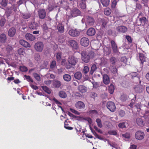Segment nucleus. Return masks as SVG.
Instances as JSON below:
<instances>
[{
    "mask_svg": "<svg viewBox=\"0 0 149 149\" xmlns=\"http://www.w3.org/2000/svg\"><path fill=\"white\" fill-rule=\"evenodd\" d=\"M89 70V68L88 66H85L84 67L83 72L84 74H86L87 73Z\"/></svg>",
    "mask_w": 149,
    "mask_h": 149,
    "instance_id": "nucleus-55",
    "label": "nucleus"
},
{
    "mask_svg": "<svg viewBox=\"0 0 149 149\" xmlns=\"http://www.w3.org/2000/svg\"><path fill=\"white\" fill-rule=\"evenodd\" d=\"M108 134L110 135H116L117 134V133L116 131L111 130L108 132Z\"/></svg>",
    "mask_w": 149,
    "mask_h": 149,
    "instance_id": "nucleus-57",
    "label": "nucleus"
},
{
    "mask_svg": "<svg viewBox=\"0 0 149 149\" xmlns=\"http://www.w3.org/2000/svg\"><path fill=\"white\" fill-rule=\"evenodd\" d=\"M20 44L26 48H30L31 47L30 44L24 40H20L19 41Z\"/></svg>",
    "mask_w": 149,
    "mask_h": 149,
    "instance_id": "nucleus-14",
    "label": "nucleus"
},
{
    "mask_svg": "<svg viewBox=\"0 0 149 149\" xmlns=\"http://www.w3.org/2000/svg\"><path fill=\"white\" fill-rule=\"evenodd\" d=\"M65 123L64 127L66 129L69 130H71L73 129V127L68 126L69 124L67 123V122L66 120Z\"/></svg>",
    "mask_w": 149,
    "mask_h": 149,
    "instance_id": "nucleus-48",
    "label": "nucleus"
},
{
    "mask_svg": "<svg viewBox=\"0 0 149 149\" xmlns=\"http://www.w3.org/2000/svg\"><path fill=\"white\" fill-rule=\"evenodd\" d=\"M97 68L96 65L95 64H93L91 67L90 74L91 75H92L94 72L96 70Z\"/></svg>",
    "mask_w": 149,
    "mask_h": 149,
    "instance_id": "nucleus-39",
    "label": "nucleus"
},
{
    "mask_svg": "<svg viewBox=\"0 0 149 149\" xmlns=\"http://www.w3.org/2000/svg\"><path fill=\"white\" fill-rule=\"evenodd\" d=\"M56 58L58 61L61 60V53L60 52L57 53Z\"/></svg>",
    "mask_w": 149,
    "mask_h": 149,
    "instance_id": "nucleus-60",
    "label": "nucleus"
},
{
    "mask_svg": "<svg viewBox=\"0 0 149 149\" xmlns=\"http://www.w3.org/2000/svg\"><path fill=\"white\" fill-rule=\"evenodd\" d=\"M58 31L60 33H62L64 32V28L63 24L62 23H59L57 26Z\"/></svg>",
    "mask_w": 149,
    "mask_h": 149,
    "instance_id": "nucleus-21",
    "label": "nucleus"
},
{
    "mask_svg": "<svg viewBox=\"0 0 149 149\" xmlns=\"http://www.w3.org/2000/svg\"><path fill=\"white\" fill-rule=\"evenodd\" d=\"M68 43L73 49H77L78 48L77 42L74 40H71L68 41Z\"/></svg>",
    "mask_w": 149,
    "mask_h": 149,
    "instance_id": "nucleus-13",
    "label": "nucleus"
},
{
    "mask_svg": "<svg viewBox=\"0 0 149 149\" xmlns=\"http://www.w3.org/2000/svg\"><path fill=\"white\" fill-rule=\"evenodd\" d=\"M70 13L72 17H76L80 15L81 12L79 9L74 8L71 10Z\"/></svg>",
    "mask_w": 149,
    "mask_h": 149,
    "instance_id": "nucleus-10",
    "label": "nucleus"
},
{
    "mask_svg": "<svg viewBox=\"0 0 149 149\" xmlns=\"http://www.w3.org/2000/svg\"><path fill=\"white\" fill-rule=\"evenodd\" d=\"M7 41V37L4 33H2L0 35V42L2 43L6 42Z\"/></svg>",
    "mask_w": 149,
    "mask_h": 149,
    "instance_id": "nucleus-22",
    "label": "nucleus"
},
{
    "mask_svg": "<svg viewBox=\"0 0 149 149\" xmlns=\"http://www.w3.org/2000/svg\"><path fill=\"white\" fill-rule=\"evenodd\" d=\"M93 133L94 135L96 137L97 139H98L100 140H102L103 138L101 137L99 135L95 132L94 131V132H93Z\"/></svg>",
    "mask_w": 149,
    "mask_h": 149,
    "instance_id": "nucleus-62",
    "label": "nucleus"
},
{
    "mask_svg": "<svg viewBox=\"0 0 149 149\" xmlns=\"http://www.w3.org/2000/svg\"><path fill=\"white\" fill-rule=\"evenodd\" d=\"M103 81L105 84H108L110 82V79L108 75L107 74H104L103 76Z\"/></svg>",
    "mask_w": 149,
    "mask_h": 149,
    "instance_id": "nucleus-19",
    "label": "nucleus"
},
{
    "mask_svg": "<svg viewBox=\"0 0 149 149\" xmlns=\"http://www.w3.org/2000/svg\"><path fill=\"white\" fill-rule=\"evenodd\" d=\"M114 90V86L112 84H111L109 87L108 90L109 92L110 93V94H112L113 93Z\"/></svg>",
    "mask_w": 149,
    "mask_h": 149,
    "instance_id": "nucleus-38",
    "label": "nucleus"
},
{
    "mask_svg": "<svg viewBox=\"0 0 149 149\" xmlns=\"http://www.w3.org/2000/svg\"><path fill=\"white\" fill-rule=\"evenodd\" d=\"M136 122L137 124L140 126L142 127L144 125L143 121L141 118H137L136 120Z\"/></svg>",
    "mask_w": 149,
    "mask_h": 149,
    "instance_id": "nucleus-28",
    "label": "nucleus"
},
{
    "mask_svg": "<svg viewBox=\"0 0 149 149\" xmlns=\"http://www.w3.org/2000/svg\"><path fill=\"white\" fill-rule=\"evenodd\" d=\"M44 47V44L42 42L38 41L35 44L34 47L37 52H42L43 49Z\"/></svg>",
    "mask_w": 149,
    "mask_h": 149,
    "instance_id": "nucleus-3",
    "label": "nucleus"
},
{
    "mask_svg": "<svg viewBox=\"0 0 149 149\" xmlns=\"http://www.w3.org/2000/svg\"><path fill=\"white\" fill-rule=\"evenodd\" d=\"M127 99V95L123 94L120 97V99L123 101H126Z\"/></svg>",
    "mask_w": 149,
    "mask_h": 149,
    "instance_id": "nucleus-49",
    "label": "nucleus"
},
{
    "mask_svg": "<svg viewBox=\"0 0 149 149\" xmlns=\"http://www.w3.org/2000/svg\"><path fill=\"white\" fill-rule=\"evenodd\" d=\"M75 107L78 110H81L85 109V105L82 102L79 101L75 103Z\"/></svg>",
    "mask_w": 149,
    "mask_h": 149,
    "instance_id": "nucleus-6",
    "label": "nucleus"
},
{
    "mask_svg": "<svg viewBox=\"0 0 149 149\" xmlns=\"http://www.w3.org/2000/svg\"><path fill=\"white\" fill-rule=\"evenodd\" d=\"M111 43L112 49L113 52L116 53L118 51V47L115 41L113 40L111 41Z\"/></svg>",
    "mask_w": 149,
    "mask_h": 149,
    "instance_id": "nucleus-18",
    "label": "nucleus"
},
{
    "mask_svg": "<svg viewBox=\"0 0 149 149\" xmlns=\"http://www.w3.org/2000/svg\"><path fill=\"white\" fill-rule=\"evenodd\" d=\"M101 26L102 27H103L105 28V27L106 26L107 22V21L104 19H101Z\"/></svg>",
    "mask_w": 149,
    "mask_h": 149,
    "instance_id": "nucleus-51",
    "label": "nucleus"
},
{
    "mask_svg": "<svg viewBox=\"0 0 149 149\" xmlns=\"http://www.w3.org/2000/svg\"><path fill=\"white\" fill-rule=\"evenodd\" d=\"M18 54L20 56H24L25 54V50L24 48H21L17 50Z\"/></svg>",
    "mask_w": 149,
    "mask_h": 149,
    "instance_id": "nucleus-26",
    "label": "nucleus"
},
{
    "mask_svg": "<svg viewBox=\"0 0 149 149\" xmlns=\"http://www.w3.org/2000/svg\"><path fill=\"white\" fill-rule=\"evenodd\" d=\"M96 122L99 127L100 128L102 127L103 125L101 122V120L99 118H97L96 120Z\"/></svg>",
    "mask_w": 149,
    "mask_h": 149,
    "instance_id": "nucleus-43",
    "label": "nucleus"
},
{
    "mask_svg": "<svg viewBox=\"0 0 149 149\" xmlns=\"http://www.w3.org/2000/svg\"><path fill=\"white\" fill-rule=\"evenodd\" d=\"M16 30L15 28L12 27L11 28L8 30V35L10 37L14 36L16 33Z\"/></svg>",
    "mask_w": 149,
    "mask_h": 149,
    "instance_id": "nucleus-15",
    "label": "nucleus"
},
{
    "mask_svg": "<svg viewBox=\"0 0 149 149\" xmlns=\"http://www.w3.org/2000/svg\"><path fill=\"white\" fill-rule=\"evenodd\" d=\"M68 64L65 65V67L68 69H70L75 66L78 62V59L74 56H70L67 59Z\"/></svg>",
    "mask_w": 149,
    "mask_h": 149,
    "instance_id": "nucleus-2",
    "label": "nucleus"
},
{
    "mask_svg": "<svg viewBox=\"0 0 149 149\" xmlns=\"http://www.w3.org/2000/svg\"><path fill=\"white\" fill-rule=\"evenodd\" d=\"M6 19L4 18H2L0 20V26L1 27L3 26L5 23H6Z\"/></svg>",
    "mask_w": 149,
    "mask_h": 149,
    "instance_id": "nucleus-50",
    "label": "nucleus"
},
{
    "mask_svg": "<svg viewBox=\"0 0 149 149\" xmlns=\"http://www.w3.org/2000/svg\"><path fill=\"white\" fill-rule=\"evenodd\" d=\"M110 61L111 64L115 65L116 61V58L114 57H112L110 58Z\"/></svg>",
    "mask_w": 149,
    "mask_h": 149,
    "instance_id": "nucleus-56",
    "label": "nucleus"
},
{
    "mask_svg": "<svg viewBox=\"0 0 149 149\" xmlns=\"http://www.w3.org/2000/svg\"><path fill=\"white\" fill-rule=\"evenodd\" d=\"M74 75V77L78 80L80 79L82 76V74L80 72H76Z\"/></svg>",
    "mask_w": 149,
    "mask_h": 149,
    "instance_id": "nucleus-27",
    "label": "nucleus"
},
{
    "mask_svg": "<svg viewBox=\"0 0 149 149\" xmlns=\"http://www.w3.org/2000/svg\"><path fill=\"white\" fill-rule=\"evenodd\" d=\"M131 95L133 97V98L131 100V102L130 103L129 105L131 108H132L133 105L135 102V101L136 99V97L135 95L134 94H132Z\"/></svg>",
    "mask_w": 149,
    "mask_h": 149,
    "instance_id": "nucleus-29",
    "label": "nucleus"
},
{
    "mask_svg": "<svg viewBox=\"0 0 149 149\" xmlns=\"http://www.w3.org/2000/svg\"><path fill=\"white\" fill-rule=\"evenodd\" d=\"M107 107L108 109L111 112H114L116 109L115 105L114 103L111 101L107 102Z\"/></svg>",
    "mask_w": 149,
    "mask_h": 149,
    "instance_id": "nucleus-7",
    "label": "nucleus"
},
{
    "mask_svg": "<svg viewBox=\"0 0 149 149\" xmlns=\"http://www.w3.org/2000/svg\"><path fill=\"white\" fill-rule=\"evenodd\" d=\"M147 19L145 17H142L139 18V20H136V24L139 26L142 25L144 26L147 22Z\"/></svg>",
    "mask_w": 149,
    "mask_h": 149,
    "instance_id": "nucleus-5",
    "label": "nucleus"
},
{
    "mask_svg": "<svg viewBox=\"0 0 149 149\" xmlns=\"http://www.w3.org/2000/svg\"><path fill=\"white\" fill-rule=\"evenodd\" d=\"M25 37L27 40H29L31 41L34 40L36 38V37L34 36L30 33L26 34Z\"/></svg>",
    "mask_w": 149,
    "mask_h": 149,
    "instance_id": "nucleus-16",
    "label": "nucleus"
},
{
    "mask_svg": "<svg viewBox=\"0 0 149 149\" xmlns=\"http://www.w3.org/2000/svg\"><path fill=\"white\" fill-rule=\"evenodd\" d=\"M139 56L141 63L143 64V63L146 61V57L145 56L144 54L141 53L139 54Z\"/></svg>",
    "mask_w": 149,
    "mask_h": 149,
    "instance_id": "nucleus-23",
    "label": "nucleus"
},
{
    "mask_svg": "<svg viewBox=\"0 0 149 149\" xmlns=\"http://www.w3.org/2000/svg\"><path fill=\"white\" fill-rule=\"evenodd\" d=\"M56 6H55L54 4L52 5H50L48 6V9L49 11H52L55 7H56Z\"/></svg>",
    "mask_w": 149,
    "mask_h": 149,
    "instance_id": "nucleus-54",
    "label": "nucleus"
},
{
    "mask_svg": "<svg viewBox=\"0 0 149 149\" xmlns=\"http://www.w3.org/2000/svg\"><path fill=\"white\" fill-rule=\"evenodd\" d=\"M22 17L24 19H27L29 18L31 16V14L29 13H23Z\"/></svg>",
    "mask_w": 149,
    "mask_h": 149,
    "instance_id": "nucleus-40",
    "label": "nucleus"
},
{
    "mask_svg": "<svg viewBox=\"0 0 149 149\" xmlns=\"http://www.w3.org/2000/svg\"><path fill=\"white\" fill-rule=\"evenodd\" d=\"M86 21L87 24L90 25H93L95 22L94 18L88 16L86 17Z\"/></svg>",
    "mask_w": 149,
    "mask_h": 149,
    "instance_id": "nucleus-20",
    "label": "nucleus"
},
{
    "mask_svg": "<svg viewBox=\"0 0 149 149\" xmlns=\"http://www.w3.org/2000/svg\"><path fill=\"white\" fill-rule=\"evenodd\" d=\"M81 58L83 62L85 63H88L90 59L93 58L94 57V53L92 51L88 53L84 51H83L81 53Z\"/></svg>",
    "mask_w": 149,
    "mask_h": 149,
    "instance_id": "nucleus-1",
    "label": "nucleus"
},
{
    "mask_svg": "<svg viewBox=\"0 0 149 149\" xmlns=\"http://www.w3.org/2000/svg\"><path fill=\"white\" fill-rule=\"evenodd\" d=\"M97 94L96 93L93 92H91L90 94V97H91L93 98L94 99L97 96Z\"/></svg>",
    "mask_w": 149,
    "mask_h": 149,
    "instance_id": "nucleus-52",
    "label": "nucleus"
},
{
    "mask_svg": "<svg viewBox=\"0 0 149 149\" xmlns=\"http://www.w3.org/2000/svg\"><path fill=\"white\" fill-rule=\"evenodd\" d=\"M68 34L71 36L76 37L79 35L80 32L76 29H71L69 30Z\"/></svg>",
    "mask_w": 149,
    "mask_h": 149,
    "instance_id": "nucleus-8",
    "label": "nucleus"
},
{
    "mask_svg": "<svg viewBox=\"0 0 149 149\" xmlns=\"http://www.w3.org/2000/svg\"><path fill=\"white\" fill-rule=\"evenodd\" d=\"M145 136L144 133L141 131H137L135 134V138L137 140H141L143 139Z\"/></svg>",
    "mask_w": 149,
    "mask_h": 149,
    "instance_id": "nucleus-4",
    "label": "nucleus"
},
{
    "mask_svg": "<svg viewBox=\"0 0 149 149\" xmlns=\"http://www.w3.org/2000/svg\"><path fill=\"white\" fill-rule=\"evenodd\" d=\"M19 69L22 72H26L28 70L27 67L24 65L20 66Z\"/></svg>",
    "mask_w": 149,
    "mask_h": 149,
    "instance_id": "nucleus-44",
    "label": "nucleus"
},
{
    "mask_svg": "<svg viewBox=\"0 0 149 149\" xmlns=\"http://www.w3.org/2000/svg\"><path fill=\"white\" fill-rule=\"evenodd\" d=\"M111 12V9L109 8H106L104 9V13L106 15H109Z\"/></svg>",
    "mask_w": 149,
    "mask_h": 149,
    "instance_id": "nucleus-37",
    "label": "nucleus"
},
{
    "mask_svg": "<svg viewBox=\"0 0 149 149\" xmlns=\"http://www.w3.org/2000/svg\"><path fill=\"white\" fill-rule=\"evenodd\" d=\"M39 17L41 19H44L46 16V12L44 9H39L38 11Z\"/></svg>",
    "mask_w": 149,
    "mask_h": 149,
    "instance_id": "nucleus-12",
    "label": "nucleus"
},
{
    "mask_svg": "<svg viewBox=\"0 0 149 149\" xmlns=\"http://www.w3.org/2000/svg\"><path fill=\"white\" fill-rule=\"evenodd\" d=\"M109 68L111 72L113 74L118 73V70L115 66L110 65Z\"/></svg>",
    "mask_w": 149,
    "mask_h": 149,
    "instance_id": "nucleus-32",
    "label": "nucleus"
},
{
    "mask_svg": "<svg viewBox=\"0 0 149 149\" xmlns=\"http://www.w3.org/2000/svg\"><path fill=\"white\" fill-rule=\"evenodd\" d=\"M119 114L121 117H123L125 114V112L124 110H120L119 111Z\"/></svg>",
    "mask_w": 149,
    "mask_h": 149,
    "instance_id": "nucleus-63",
    "label": "nucleus"
},
{
    "mask_svg": "<svg viewBox=\"0 0 149 149\" xmlns=\"http://www.w3.org/2000/svg\"><path fill=\"white\" fill-rule=\"evenodd\" d=\"M120 60L122 62L126 64L127 63V58L126 56H124L121 58Z\"/></svg>",
    "mask_w": 149,
    "mask_h": 149,
    "instance_id": "nucleus-59",
    "label": "nucleus"
},
{
    "mask_svg": "<svg viewBox=\"0 0 149 149\" xmlns=\"http://www.w3.org/2000/svg\"><path fill=\"white\" fill-rule=\"evenodd\" d=\"M53 85L55 88H59L61 85V83L58 80H55L53 82Z\"/></svg>",
    "mask_w": 149,
    "mask_h": 149,
    "instance_id": "nucleus-36",
    "label": "nucleus"
},
{
    "mask_svg": "<svg viewBox=\"0 0 149 149\" xmlns=\"http://www.w3.org/2000/svg\"><path fill=\"white\" fill-rule=\"evenodd\" d=\"M24 77L26 79V80L28 82H31L32 83L33 82V80L31 78V77L29 75H24Z\"/></svg>",
    "mask_w": 149,
    "mask_h": 149,
    "instance_id": "nucleus-46",
    "label": "nucleus"
},
{
    "mask_svg": "<svg viewBox=\"0 0 149 149\" xmlns=\"http://www.w3.org/2000/svg\"><path fill=\"white\" fill-rule=\"evenodd\" d=\"M6 49L7 51L8 52H10L12 51L13 49L12 47L9 45H7L6 46Z\"/></svg>",
    "mask_w": 149,
    "mask_h": 149,
    "instance_id": "nucleus-47",
    "label": "nucleus"
},
{
    "mask_svg": "<svg viewBox=\"0 0 149 149\" xmlns=\"http://www.w3.org/2000/svg\"><path fill=\"white\" fill-rule=\"evenodd\" d=\"M56 62L55 61H53L50 63V68L53 69L55 68L56 66Z\"/></svg>",
    "mask_w": 149,
    "mask_h": 149,
    "instance_id": "nucleus-53",
    "label": "nucleus"
},
{
    "mask_svg": "<svg viewBox=\"0 0 149 149\" xmlns=\"http://www.w3.org/2000/svg\"><path fill=\"white\" fill-rule=\"evenodd\" d=\"M95 30L93 28H90L86 32L87 34L89 36H93L95 33Z\"/></svg>",
    "mask_w": 149,
    "mask_h": 149,
    "instance_id": "nucleus-17",
    "label": "nucleus"
},
{
    "mask_svg": "<svg viewBox=\"0 0 149 149\" xmlns=\"http://www.w3.org/2000/svg\"><path fill=\"white\" fill-rule=\"evenodd\" d=\"M86 1H81V2L79 4V6L82 9H84L86 8Z\"/></svg>",
    "mask_w": 149,
    "mask_h": 149,
    "instance_id": "nucleus-33",
    "label": "nucleus"
},
{
    "mask_svg": "<svg viewBox=\"0 0 149 149\" xmlns=\"http://www.w3.org/2000/svg\"><path fill=\"white\" fill-rule=\"evenodd\" d=\"M116 29L117 32L122 33H125L127 31V28L124 26H118L116 28Z\"/></svg>",
    "mask_w": 149,
    "mask_h": 149,
    "instance_id": "nucleus-11",
    "label": "nucleus"
},
{
    "mask_svg": "<svg viewBox=\"0 0 149 149\" xmlns=\"http://www.w3.org/2000/svg\"><path fill=\"white\" fill-rule=\"evenodd\" d=\"M134 89L137 93H141L143 91V88L141 86H137L134 87Z\"/></svg>",
    "mask_w": 149,
    "mask_h": 149,
    "instance_id": "nucleus-30",
    "label": "nucleus"
},
{
    "mask_svg": "<svg viewBox=\"0 0 149 149\" xmlns=\"http://www.w3.org/2000/svg\"><path fill=\"white\" fill-rule=\"evenodd\" d=\"M101 2L103 6L107 7L109 4L110 0H101Z\"/></svg>",
    "mask_w": 149,
    "mask_h": 149,
    "instance_id": "nucleus-35",
    "label": "nucleus"
},
{
    "mask_svg": "<svg viewBox=\"0 0 149 149\" xmlns=\"http://www.w3.org/2000/svg\"><path fill=\"white\" fill-rule=\"evenodd\" d=\"M33 75V77L37 81H41L40 77L38 74L36 72H34Z\"/></svg>",
    "mask_w": 149,
    "mask_h": 149,
    "instance_id": "nucleus-34",
    "label": "nucleus"
},
{
    "mask_svg": "<svg viewBox=\"0 0 149 149\" xmlns=\"http://www.w3.org/2000/svg\"><path fill=\"white\" fill-rule=\"evenodd\" d=\"M58 95L59 96L62 98H64L67 97L66 93L63 91H60Z\"/></svg>",
    "mask_w": 149,
    "mask_h": 149,
    "instance_id": "nucleus-41",
    "label": "nucleus"
},
{
    "mask_svg": "<svg viewBox=\"0 0 149 149\" xmlns=\"http://www.w3.org/2000/svg\"><path fill=\"white\" fill-rule=\"evenodd\" d=\"M89 42V41L88 38L84 37L82 38L80 40V43L81 45L84 47H86L88 46Z\"/></svg>",
    "mask_w": 149,
    "mask_h": 149,
    "instance_id": "nucleus-9",
    "label": "nucleus"
},
{
    "mask_svg": "<svg viewBox=\"0 0 149 149\" xmlns=\"http://www.w3.org/2000/svg\"><path fill=\"white\" fill-rule=\"evenodd\" d=\"M134 79L136 83L139 84H141V81L140 79L138 77H135Z\"/></svg>",
    "mask_w": 149,
    "mask_h": 149,
    "instance_id": "nucleus-61",
    "label": "nucleus"
},
{
    "mask_svg": "<svg viewBox=\"0 0 149 149\" xmlns=\"http://www.w3.org/2000/svg\"><path fill=\"white\" fill-rule=\"evenodd\" d=\"M42 89L46 93L48 94H50L51 93L50 90L47 86H41Z\"/></svg>",
    "mask_w": 149,
    "mask_h": 149,
    "instance_id": "nucleus-42",
    "label": "nucleus"
},
{
    "mask_svg": "<svg viewBox=\"0 0 149 149\" xmlns=\"http://www.w3.org/2000/svg\"><path fill=\"white\" fill-rule=\"evenodd\" d=\"M117 2L116 0L113 1L111 4V8H114L116 6Z\"/></svg>",
    "mask_w": 149,
    "mask_h": 149,
    "instance_id": "nucleus-64",
    "label": "nucleus"
},
{
    "mask_svg": "<svg viewBox=\"0 0 149 149\" xmlns=\"http://www.w3.org/2000/svg\"><path fill=\"white\" fill-rule=\"evenodd\" d=\"M29 27L32 29H37L38 26V24L34 22L30 23L29 25Z\"/></svg>",
    "mask_w": 149,
    "mask_h": 149,
    "instance_id": "nucleus-31",
    "label": "nucleus"
},
{
    "mask_svg": "<svg viewBox=\"0 0 149 149\" xmlns=\"http://www.w3.org/2000/svg\"><path fill=\"white\" fill-rule=\"evenodd\" d=\"M118 126L119 128H123L126 127L125 123L123 122L119 123L118 125Z\"/></svg>",
    "mask_w": 149,
    "mask_h": 149,
    "instance_id": "nucleus-58",
    "label": "nucleus"
},
{
    "mask_svg": "<svg viewBox=\"0 0 149 149\" xmlns=\"http://www.w3.org/2000/svg\"><path fill=\"white\" fill-rule=\"evenodd\" d=\"M7 0H2L0 3L1 6L3 7H6L8 4Z\"/></svg>",
    "mask_w": 149,
    "mask_h": 149,
    "instance_id": "nucleus-45",
    "label": "nucleus"
},
{
    "mask_svg": "<svg viewBox=\"0 0 149 149\" xmlns=\"http://www.w3.org/2000/svg\"><path fill=\"white\" fill-rule=\"evenodd\" d=\"M78 89L82 93L85 92L86 91V88L83 85H79L78 87Z\"/></svg>",
    "mask_w": 149,
    "mask_h": 149,
    "instance_id": "nucleus-24",
    "label": "nucleus"
},
{
    "mask_svg": "<svg viewBox=\"0 0 149 149\" xmlns=\"http://www.w3.org/2000/svg\"><path fill=\"white\" fill-rule=\"evenodd\" d=\"M63 78L64 80L66 81H70L71 80V76L68 74H64L63 76Z\"/></svg>",
    "mask_w": 149,
    "mask_h": 149,
    "instance_id": "nucleus-25",
    "label": "nucleus"
}]
</instances>
